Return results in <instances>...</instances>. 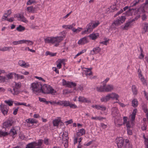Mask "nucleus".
<instances>
[{"mask_svg":"<svg viewBox=\"0 0 148 148\" xmlns=\"http://www.w3.org/2000/svg\"><path fill=\"white\" fill-rule=\"evenodd\" d=\"M143 5L147 8H148V0H145V3Z\"/></svg>","mask_w":148,"mask_h":148,"instance_id":"64","label":"nucleus"},{"mask_svg":"<svg viewBox=\"0 0 148 148\" xmlns=\"http://www.w3.org/2000/svg\"><path fill=\"white\" fill-rule=\"evenodd\" d=\"M132 106L134 107H137L138 105V101L136 99H134L132 101Z\"/></svg>","mask_w":148,"mask_h":148,"instance_id":"26","label":"nucleus"},{"mask_svg":"<svg viewBox=\"0 0 148 148\" xmlns=\"http://www.w3.org/2000/svg\"><path fill=\"white\" fill-rule=\"evenodd\" d=\"M78 132L81 134L82 135H84L85 134V130L84 129L82 128L78 130Z\"/></svg>","mask_w":148,"mask_h":148,"instance_id":"47","label":"nucleus"},{"mask_svg":"<svg viewBox=\"0 0 148 148\" xmlns=\"http://www.w3.org/2000/svg\"><path fill=\"white\" fill-rule=\"evenodd\" d=\"M33 143H32V142L29 143L27 145V146L25 148H32V147L34 146Z\"/></svg>","mask_w":148,"mask_h":148,"instance_id":"49","label":"nucleus"},{"mask_svg":"<svg viewBox=\"0 0 148 148\" xmlns=\"http://www.w3.org/2000/svg\"><path fill=\"white\" fill-rule=\"evenodd\" d=\"M101 51V49L99 47H97L93 48V49L90 51V54L93 55L99 53Z\"/></svg>","mask_w":148,"mask_h":148,"instance_id":"9","label":"nucleus"},{"mask_svg":"<svg viewBox=\"0 0 148 148\" xmlns=\"http://www.w3.org/2000/svg\"><path fill=\"white\" fill-rule=\"evenodd\" d=\"M5 76H3L0 75V83L4 82L5 81Z\"/></svg>","mask_w":148,"mask_h":148,"instance_id":"45","label":"nucleus"},{"mask_svg":"<svg viewBox=\"0 0 148 148\" xmlns=\"http://www.w3.org/2000/svg\"><path fill=\"white\" fill-rule=\"evenodd\" d=\"M109 39H108V40H106L105 41H102V42H99V43L101 44H103L104 45H107V43L108 42V41H109Z\"/></svg>","mask_w":148,"mask_h":148,"instance_id":"61","label":"nucleus"},{"mask_svg":"<svg viewBox=\"0 0 148 148\" xmlns=\"http://www.w3.org/2000/svg\"><path fill=\"white\" fill-rule=\"evenodd\" d=\"M18 65L21 66H24L25 68H28L29 67V64H26V63L23 60H19L18 62Z\"/></svg>","mask_w":148,"mask_h":148,"instance_id":"13","label":"nucleus"},{"mask_svg":"<svg viewBox=\"0 0 148 148\" xmlns=\"http://www.w3.org/2000/svg\"><path fill=\"white\" fill-rule=\"evenodd\" d=\"M146 8H147L144 6L142 5L140 6L139 8L137 9V10L135 12L134 14H138L140 15L141 13H143L145 12Z\"/></svg>","mask_w":148,"mask_h":148,"instance_id":"7","label":"nucleus"},{"mask_svg":"<svg viewBox=\"0 0 148 148\" xmlns=\"http://www.w3.org/2000/svg\"><path fill=\"white\" fill-rule=\"evenodd\" d=\"M61 103L60 104L61 106L63 105V106H65V107H67L68 106H69L70 104V102H69L68 101H61Z\"/></svg>","mask_w":148,"mask_h":148,"instance_id":"20","label":"nucleus"},{"mask_svg":"<svg viewBox=\"0 0 148 148\" xmlns=\"http://www.w3.org/2000/svg\"><path fill=\"white\" fill-rule=\"evenodd\" d=\"M15 84L14 87L17 88H20L21 86V84L20 82H18V83L15 82Z\"/></svg>","mask_w":148,"mask_h":148,"instance_id":"44","label":"nucleus"},{"mask_svg":"<svg viewBox=\"0 0 148 148\" xmlns=\"http://www.w3.org/2000/svg\"><path fill=\"white\" fill-rule=\"evenodd\" d=\"M69 106L71 108L73 109H76L77 108L75 104L70 103Z\"/></svg>","mask_w":148,"mask_h":148,"instance_id":"48","label":"nucleus"},{"mask_svg":"<svg viewBox=\"0 0 148 148\" xmlns=\"http://www.w3.org/2000/svg\"><path fill=\"white\" fill-rule=\"evenodd\" d=\"M99 36V34L96 33L92 34H90L88 36L91 38L92 40H95Z\"/></svg>","mask_w":148,"mask_h":148,"instance_id":"18","label":"nucleus"},{"mask_svg":"<svg viewBox=\"0 0 148 148\" xmlns=\"http://www.w3.org/2000/svg\"><path fill=\"white\" fill-rule=\"evenodd\" d=\"M23 15L21 14H18V17L17 18H18V20L19 21L21 20L22 18L23 17Z\"/></svg>","mask_w":148,"mask_h":148,"instance_id":"58","label":"nucleus"},{"mask_svg":"<svg viewBox=\"0 0 148 148\" xmlns=\"http://www.w3.org/2000/svg\"><path fill=\"white\" fill-rule=\"evenodd\" d=\"M147 125L145 123L144 124L141 126V129L143 131H145L146 130Z\"/></svg>","mask_w":148,"mask_h":148,"instance_id":"57","label":"nucleus"},{"mask_svg":"<svg viewBox=\"0 0 148 148\" xmlns=\"http://www.w3.org/2000/svg\"><path fill=\"white\" fill-rule=\"evenodd\" d=\"M88 36H85L81 38L78 42L79 45H84L85 44L89 42V40L88 39Z\"/></svg>","mask_w":148,"mask_h":148,"instance_id":"6","label":"nucleus"},{"mask_svg":"<svg viewBox=\"0 0 148 148\" xmlns=\"http://www.w3.org/2000/svg\"><path fill=\"white\" fill-rule=\"evenodd\" d=\"M136 8H134V9H133V8H130L129 9V10L127 11L125 13V14L124 13H123V14H126V15H127L128 14V13H129L131 11H132V10H136Z\"/></svg>","mask_w":148,"mask_h":148,"instance_id":"52","label":"nucleus"},{"mask_svg":"<svg viewBox=\"0 0 148 148\" xmlns=\"http://www.w3.org/2000/svg\"><path fill=\"white\" fill-rule=\"evenodd\" d=\"M38 122V121H36V120L34 119H32L30 120V123H36Z\"/></svg>","mask_w":148,"mask_h":148,"instance_id":"63","label":"nucleus"},{"mask_svg":"<svg viewBox=\"0 0 148 148\" xmlns=\"http://www.w3.org/2000/svg\"><path fill=\"white\" fill-rule=\"evenodd\" d=\"M68 87L71 88L72 87H75L76 85V84L75 83H74L73 82H69V83L67 84Z\"/></svg>","mask_w":148,"mask_h":148,"instance_id":"25","label":"nucleus"},{"mask_svg":"<svg viewBox=\"0 0 148 148\" xmlns=\"http://www.w3.org/2000/svg\"><path fill=\"white\" fill-rule=\"evenodd\" d=\"M32 90L34 93H40V92L42 88V85L40 82L33 83L31 85Z\"/></svg>","mask_w":148,"mask_h":148,"instance_id":"3","label":"nucleus"},{"mask_svg":"<svg viewBox=\"0 0 148 148\" xmlns=\"http://www.w3.org/2000/svg\"><path fill=\"white\" fill-rule=\"evenodd\" d=\"M124 147L125 148H132V144L130 142L128 139H126L125 140Z\"/></svg>","mask_w":148,"mask_h":148,"instance_id":"11","label":"nucleus"},{"mask_svg":"<svg viewBox=\"0 0 148 148\" xmlns=\"http://www.w3.org/2000/svg\"><path fill=\"white\" fill-rule=\"evenodd\" d=\"M3 19H4L5 20H6L10 22H12L14 21V17H12L10 18H7V16H5V18H2Z\"/></svg>","mask_w":148,"mask_h":148,"instance_id":"40","label":"nucleus"},{"mask_svg":"<svg viewBox=\"0 0 148 148\" xmlns=\"http://www.w3.org/2000/svg\"><path fill=\"white\" fill-rule=\"evenodd\" d=\"M0 106L1 107V110L8 111L9 107L7 105L1 104L0 105Z\"/></svg>","mask_w":148,"mask_h":148,"instance_id":"30","label":"nucleus"},{"mask_svg":"<svg viewBox=\"0 0 148 148\" xmlns=\"http://www.w3.org/2000/svg\"><path fill=\"white\" fill-rule=\"evenodd\" d=\"M13 122L12 120L8 119L3 123V127L6 128L10 127L12 125Z\"/></svg>","mask_w":148,"mask_h":148,"instance_id":"8","label":"nucleus"},{"mask_svg":"<svg viewBox=\"0 0 148 148\" xmlns=\"http://www.w3.org/2000/svg\"><path fill=\"white\" fill-rule=\"evenodd\" d=\"M140 0H135L131 4L132 7L138 4L140 2Z\"/></svg>","mask_w":148,"mask_h":148,"instance_id":"37","label":"nucleus"},{"mask_svg":"<svg viewBox=\"0 0 148 148\" xmlns=\"http://www.w3.org/2000/svg\"><path fill=\"white\" fill-rule=\"evenodd\" d=\"M43 141V140L42 139H39L38 140V142L37 143L38 146L40 147L41 146L42 144Z\"/></svg>","mask_w":148,"mask_h":148,"instance_id":"51","label":"nucleus"},{"mask_svg":"<svg viewBox=\"0 0 148 148\" xmlns=\"http://www.w3.org/2000/svg\"><path fill=\"white\" fill-rule=\"evenodd\" d=\"M69 81H66L64 79H62V84L63 85H66L68 87L67 84L69 83Z\"/></svg>","mask_w":148,"mask_h":148,"instance_id":"53","label":"nucleus"},{"mask_svg":"<svg viewBox=\"0 0 148 148\" xmlns=\"http://www.w3.org/2000/svg\"><path fill=\"white\" fill-rule=\"evenodd\" d=\"M8 133H9V134H12L11 136H12L13 138H14L15 137V135L17 134L16 131L14 127H13L12 128L10 129Z\"/></svg>","mask_w":148,"mask_h":148,"instance_id":"15","label":"nucleus"},{"mask_svg":"<svg viewBox=\"0 0 148 148\" xmlns=\"http://www.w3.org/2000/svg\"><path fill=\"white\" fill-rule=\"evenodd\" d=\"M140 0H135L131 4L132 7L138 4L140 2Z\"/></svg>","mask_w":148,"mask_h":148,"instance_id":"38","label":"nucleus"},{"mask_svg":"<svg viewBox=\"0 0 148 148\" xmlns=\"http://www.w3.org/2000/svg\"><path fill=\"white\" fill-rule=\"evenodd\" d=\"M92 21L88 23L86 26L87 31H88L89 32H91L92 31L93 28L92 27Z\"/></svg>","mask_w":148,"mask_h":148,"instance_id":"14","label":"nucleus"},{"mask_svg":"<svg viewBox=\"0 0 148 148\" xmlns=\"http://www.w3.org/2000/svg\"><path fill=\"white\" fill-rule=\"evenodd\" d=\"M82 29V28L80 27H78L77 29L74 28L72 29V31L73 32L77 33L80 32Z\"/></svg>","mask_w":148,"mask_h":148,"instance_id":"41","label":"nucleus"},{"mask_svg":"<svg viewBox=\"0 0 148 148\" xmlns=\"http://www.w3.org/2000/svg\"><path fill=\"white\" fill-rule=\"evenodd\" d=\"M25 29V27L19 25L18 27L16 28V30L18 32H22Z\"/></svg>","mask_w":148,"mask_h":148,"instance_id":"23","label":"nucleus"},{"mask_svg":"<svg viewBox=\"0 0 148 148\" xmlns=\"http://www.w3.org/2000/svg\"><path fill=\"white\" fill-rule=\"evenodd\" d=\"M26 41V40H20L18 41H13L12 42V44L14 45H17L19 44H21L23 43H24Z\"/></svg>","mask_w":148,"mask_h":148,"instance_id":"16","label":"nucleus"},{"mask_svg":"<svg viewBox=\"0 0 148 148\" xmlns=\"http://www.w3.org/2000/svg\"><path fill=\"white\" fill-rule=\"evenodd\" d=\"M92 21L94 22H92V27L94 29L95 27H97L99 25L100 23L98 21Z\"/></svg>","mask_w":148,"mask_h":148,"instance_id":"27","label":"nucleus"},{"mask_svg":"<svg viewBox=\"0 0 148 148\" xmlns=\"http://www.w3.org/2000/svg\"><path fill=\"white\" fill-rule=\"evenodd\" d=\"M63 40L62 37L58 36L56 37H47L45 39V43H54L55 42H60Z\"/></svg>","mask_w":148,"mask_h":148,"instance_id":"2","label":"nucleus"},{"mask_svg":"<svg viewBox=\"0 0 148 148\" xmlns=\"http://www.w3.org/2000/svg\"><path fill=\"white\" fill-rule=\"evenodd\" d=\"M12 13V12L11 10H9L4 14L3 17L5 18V16H7V18Z\"/></svg>","mask_w":148,"mask_h":148,"instance_id":"29","label":"nucleus"},{"mask_svg":"<svg viewBox=\"0 0 148 148\" xmlns=\"http://www.w3.org/2000/svg\"><path fill=\"white\" fill-rule=\"evenodd\" d=\"M130 24L131 23L128 21L125 23V26L122 27V29L123 30L127 29L128 27L130 25Z\"/></svg>","mask_w":148,"mask_h":148,"instance_id":"33","label":"nucleus"},{"mask_svg":"<svg viewBox=\"0 0 148 148\" xmlns=\"http://www.w3.org/2000/svg\"><path fill=\"white\" fill-rule=\"evenodd\" d=\"M36 1L35 0H29L27 3V5H31L32 3H36Z\"/></svg>","mask_w":148,"mask_h":148,"instance_id":"42","label":"nucleus"},{"mask_svg":"<svg viewBox=\"0 0 148 148\" xmlns=\"http://www.w3.org/2000/svg\"><path fill=\"white\" fill-rule=\"evenodd\" d=\"M111 97H111V94H109L105 97H102L101 99V101L102 102H106L109 101Z\"/></svg>","mask_w":148,"mask_h":148,"instance_id":"10","label":"nucleus"},{"mask_svg":"<svg viewBox=\"0 0 148 148\" xmlns=\"http://www.w3.org/2000/svg\"><path fill=\"white\" fill-rule=\"evenodd\" d=\"M141 18L143 21H146L147 19V16L145 14H144L141 16Z\"/></svg>","mask_w":148,"mask_h":148,"instance_id":"59","label":"nucleus"},{"mask_svg":"<svg viewBox=\"0 0 148 148\" xmlns=\"http://www.w3.org/2000/svg\"><path fill=\"white\" fill-rule=\"evenodd\" d=\"M40 92L45 94H50L52 95H55V93L56 92V91L51 86L46 84H44L42 86Z\"/></svg>","mask_w":148,"mask_h":148,"instance_id":"1","label":"nucleus"},{"mask_svg":"<svg viewBox=\"0 0 148 148\" xmlns=\"http://www.w3.org/2000/svg\"><path fill=\"white\" fill-rule=\"evenodd\" d=\"M86 49H84L82 50L81 51H80L74 57V58H75L77 56H78L79 55H80L84 53V52H86Z\"/></svg>","mask_w":148,"mask_h":148,"instance_id":"43","label":"nucleus"},{"mask_svg":"<svg viewBox=\"0 0 148 148\" xmlns=\"http://www.w3.org/2000/svg\"><path fill=\"white\" fill-rule=\"evenodd\" d=\"M56 53H53L49 51H47L45 52V54L46 56L49 55L50 56L52 57L56 56Z\"/></svg>","mask_w":148,"mask_h":148,"instance_id":"32","label":"nucleus"},{"mask_svg":"<svg viewBox=\"0 0 148 148\" xmlns=\"http://www.w3.org/2000/svg\"><path fill=\"white\" fill-rule=\"evenodd\" d=\"M130 128L127 129V133L129 135H132V130L130 129Z\"/></svg>","mask_w":148,"mask_h":148,"instance_id":"60","label":"nucleus"},{"mask_svg":"<svg viewBox=\"0 0 148 148\" xmlns=\"http://www.w3.org/2000/svg\"><path fill=\"white\" fill-rule=\"evenodd\" d=\"M125 19L124 16H122L119 19L114 21L112 24V27L113 28H116V26H118L123 23L125 22Z\"/></svg>","mask_w":148,"mask_h":148,"instance_id":"4","label":"nucleus"},{"mask_svg":"<svg viewBox=\"0 0 148 148\" xmlns=\"http://www.w3.org/2000/svg\"><path fill=\"white\" fill-rule=\"evenodd\" d=\"M143 29L145 32L148 31V23H144L142 25Z\"/></svg>","mask_w":148,"mask_h":148,"instance_id":"22","label":"nucleus"},{"mask_svg":"<svg viewBox=\"0 0 148 148\" xmlns=\"http://www.w3.org/2000/svg\"><path fill=\"white\" fill-rule=\"evenodd\" d=\"M106 84L103 83V86H101L100 87H97L96 88L97 90L99 92L105 91V87Z\"/></svg>","mask_w":148,"mask_h":148,"instance_id":"17","label":"nucleus"},{"mask_svg":"<svg viewBox=\"0 0 148 148\" xmlns=\"http://www.w3.org/2000/svg\"><path fill=\"white\" fill-rule=\"evenodd\" d=\"M27 10L29 12H31L32 13V11L33 10V6L28 7L26 8Z\"/></svg>","mask_w":148,"mask_h":148,"instance_id":"54","label":"nucleus"},{"mask_svg":"<svg viewBox=\"0 0 148 148\" xmlns=\"http://www.w3.org/2000/svg\"><path fill=\"white\" fill-rule=\"evenodd\" d=\"M112 114L114 115L118 114L119 113V110L117 108L115 107L112 108L111 109Z\"/></svg>","mask_w":148,"mask_h":148,"instance_id":"21","label":"nucleus"},{"mask_svg":"<svg viewBox=\"0 0 148 148\" xmlns=\"http://www.w3.org/2000/svg\"><path fill=\"white\" fill-rule=\"evenodd\" d=\"M18 88H16L15 87H14L13 88V90L14 92L12 93V94L14 95H18L20 92L19 91L18 89Z\"/></svg>","mask_w":148,"mask_h":148,"instance_id":"34","label":"nucleus"},{"mask_svg":"<svg viewBox=\"0 0 148 148\" xmlns=\"http://www.w3.org/2000/svg\"><path fill=\"white\" fill-rule=\"evenodd\" d=\"M21 21L26 23H27L28 22V21L27 20L26 18L24 16H23V17L22 18Z\"/></svg>","mask_w":148,"mask_h":148,"instance_id":"62","label":"nucleus"},{"mask_svg":"<svg viewBox=\"0 0 148 148\" xmlns=\"http://www.w3.org/2000/svg\"><path fill=\"white\" fill-rule=\"evenodd\" d=\"M132 88L133 94L136 95L137 93V90L136 86L135 85H132Z\"/></svg>","mask_w":148,"mask_h":148,"instance_id":"28","label":"nucleus"},{"mask_svg":"<svg viewBox=\"0 0 148 148\" xmlns=\"http://www.w3.org/2000/svg\"><path fill=\"white\" fill-rule=\"evenodd\" d=\"M14 75L15 77H16L17 79H22L24 78V77L23 75H19L16 73H14Z\"/></svg>","mask_w":148,"mask_h":148,"instance_id":"35","label":"nucleus"},{"mask_svg":"<svg viewBox=\"0 0 148 148\" xmlns=\"http://www.w3.org/2000/svg\"><path fill=\"white\" fill-rule=\"evenodd\" d=\"M111 97H111L112 99H115L116 100H118V99L119 97V96L117 94L113 93L111 94Z\"/></svg>","mask_w":148,"mask_h":148,"instance_id":"39","label":"nucleus"},{"mask_svg":"<svg viewBox=\"0 0 148 148\" xmlns=\"http://www.w3.org/2000/svg\"><path fill=\"white\" fill-rule=\"evenodd\" d=\"M4 102L7 103L9 106H11L13 105V101L11 100L4 101Z\"/></svg>","mask_w":148,"mask_h":148,"instance_id":"36","label":"nucleus"},{"mask_svg":"<svg viewBox=\"0 0 148 148\" xmlns=\"http://www.w3.org/2000/svg\"><path fill=\"white\" fill-rule=\"evenodd\" d=\"M114 89V86L112 85H108L105 86V91L109 92L112 91Z\"/></svg>","mask_w":148,"mask_h":148,"instance_id":"12","label":"nucleus"},{"mask_svg":"<svg viewBox=\"0 0 148 148\" xmlns=\"http://www.w3.org/2000/svg\"><path fill=\"white\" fill-rule=\"evenodd\" d=\"M60 122V120H58V119H55L53 121V123L54 126H58Z\"/></svg>","mask_w":148,"mask_h":148,"instance_id":"24","label":"nucleus"},{"mask_svg":"<svg viewBox=\"0 0 148 148\" xmlns=\"http://www.w3.org/2000/svg\"><path fill=\"white\" fill-rule=\"evenodd\" d=\"M9 134V133L8 132H4L0 130V137H1L2 136L5 137Z\"/></svg>","mask_w":148,"mask_h":148,"instance_id":"31","label":"nucleus"},{"mask_svg":"<svg viewBox=\"0 0 148 148\" xmlns=\"http://www.w3.org/2000/svg\"><path fill=\"white\" fill-rule=\"evenodd\" d=\"M85 98L83 97L80 96L79 97V101L80 102H84Z\"/></svg>","mask_w":148,"mask_h":148,"instance_id":"56","label":"nucleus"},{"mask_svg":"<svg viewBox=\"0 0 148 148\" xmlns=\"http://www.w3.org/2000/svg\"><path fill=\"white\" fill-rule=\"evenodd\" d=\"M115 143L117 145L118 148H121L124 145V140L121 137H117L116 139Z\"/></svg>","mask_w":148,"mask_h":148,"instance_id":"5","label":"nucleus"},{"mask_svg":"<svg viewBox=\"0 0 148 148\" xmlns=\"http://www.w3.org/2000/svg\"><path fill=\"white\" fill-rule=\"evenodd\" d=\"M10 48L12 49V47H2V51H9Z\"/></svg>","mask_w":148,"mask_h":148,"instance_id":"46","label":"nucleus"},{"mask_svg":"<svg viewBox=\"0 0 148 148\" xmlns=\"http://www.w3.org/2000/svg\"><path fill=\"white\" fill-rule=\"evenodd\" d=\"M26 41L25 42V43H26V42H28L27 45H32L33 44L34 42L32 41L28 40H26Z\"/></svg>","mask_w":148,"mask_h":148,"instance_id":"55","label":"nucleus"},{"mask_svg":"<svg viewBox=\"0 0 148 148\" xmlns=\"http://www.w3.org/2000/svg\"><path fill=\"white\" fill-rule=\"evenodd\" d=\"M62 136V139L61 137H60V138L61 140H62V143H63V141H66V142L67 143L68 141V140L69 139V137H68V135H66V134H64V133H63Z\"/></svg>","mask_w":148,"mask_h":148,"instance_id":"19","label":"nucleus"},{"mask_svg":"<svg viewBox=\"0 0 148 148\" xmlns=\"http://www.w3.org/2000/svg\"><path fill=\"white\" fill-rule=\"evenodd\" d=\"M19 138L22 140H24L25 138V136L23 135V133L21 132L19 135Z\"/></svg>","mask_w":148,"mask_h":148,"instance_id":"50","label":"nucleus"}]
</instances>
